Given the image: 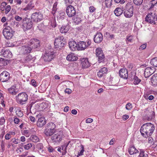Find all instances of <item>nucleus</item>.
Returning a JSON list of instances; mask_svg holds the SVG:
<instances>
[{
  "instance_id": "f257e3e1",
  "label": "nucleus",
  "mask_w": 157,
  "mask_h": 157,
  "mask_svg": "<svg viewBox=\"0 0 157 157\" xmlns=\"http://www.w3.org/2000/svg\"><path fill=\"white\" fill-rule=\"evenodd\" d=\"M155 128V126L153 124L150 123H147L143 124L142 126L140 132L143 136L147 138L152 135Z\"/></svg>"
},
{
  "instance_id": "f03ea898",
  "label": "nucleus",
  "mask_w": 157,
  "mask_h": 157,
  "mask_svg": "<svg viewBox=\"0 0 157 157\" xmlns=\"http://www.w3.org/2000/svg\"><path fill=\"white\" fill-rule=\"evenodd\" d=\"M16 99L17 103L23 105L27 102L28 99V96L26 93L22 92L16 96Z\"/></svg>"
},
{
  "instance_id": "7ed1b4c3",
  "label": "nucleus",
  "mask_w": 157,
  "mask_h": 157,
  "mask_svg": "<svg viewBox=\"0 0 157 157\" xmlns=\"http://www.w3.org/2000/svg\"><path fill=\"white\" fill-rule=\"evenodd\" d=\"M148 108L144 110L143 114V118L144 121L147 120L150 121L155 117V114L154 111H149Z\"/></svg>"
},
{
  "instance_id": "20e7f679",
  "label": "nucleus",
  "mask_w": 157,
  "mask_h": 157,
  "mask_svg": "<svg viewBox=\"0 0 157 157\" xmlns=\"http://www.w3.org/2000/svg\"><path fill=\"white\" fill-rule=\"evenodd\" d=\"M145 21L148 23L155 24L157 21V16L155 13L150 12L147 15Z\"/></svg>"
},
{
  "instance_id": "39448f33",
  "label": "nucleus",
  "mask_w": 157,
  "mask_h": 157,
  "mask_svg": "<svg viewBox=\"0 0 157 157\" xmlns=\"http://www.w3.org/2000/svg\"><path fill=\"white\" fill-rule=\"evenodd\" d=\"M133 6L131 4H127L124 12V16L126 17L130 18L133 16Z\"/></svg>"
},
{
  "instance_id": "423d86ee",
  "label": "nucleus",
  "mask_w": 157,
  "mask_h": 157,
  "mask_svg": "<svg viewBox=\"0 0 157 157\" xmlns=\"http://www.w3.org/2000/svg\"><path fill=\"white\" fill-rule=\"evenodd\" d=\"M63 36L59 37L55 39L54 42V45L56 48L59 49L62 48L64 46V41Z\"/></svg>"
},
{
  "instance_id": "0eeeda50",
  "label": "nucleus",
  "mask_w": 157,
  "mask_h": 157,
  "mask_svg": "<svg viewBox=\"0 0 157 157\" xmlns=\"http://www.w3.org/2000/svg\"><path fill=\"white\" fill-rule=\"evenodd\" d=\"M55 56L54 52L51 51V49H50L46 52L45 54L43 56V58L44 61L49 62L54 58Z\"/></svg>"
},
{
  "instance_id": "6e6552de",
  "label": "nucleus",
  "mask_w": 157,
  "mask_h": 157,
  "mask_svg": "<svg viewBox=\"0 0 157 157\" xmlns=\"http://www.w3.org/2000/svg\"><path fill=\"white\" fill-rule=\"evenodd\" d=\"M54 135L52 137V140L55 142L60 141L63 136V132L61 131L55 132Z\"/></svg>"
},
{
  "instance_id": "1a4fd4ad",
  "label": "nucleus",
  "mask_w": 157,
  "mask_h": 157,
  "mask_svg": "<svg viewBox=\"0 0 157 157\" xmlns=\"http://www.w3.org/2000/svg\"><path fill=\"white\" fill-rule=\"evenodd\" d=\"M12 29L9 26H6L3 30V34L5 37L7 39H10L13 36L11 33Z\"/></svg>"
},
{
  "instance_id": "9d476101",
  "label": "nucleus",
  "mask_w": 157,
  "mask_h": 157,
  "mask_svg": "<svg viewBox=\"0 0 157 157\" xmlns=\"http://www.w3.org/2000/svg\"><path fill=\"white\" fill-rule=\"evenodd\" d=\"M91 43L90 40H88L86 42L84 41H80L78 44V50H83L87 48L90 45Z\"/></svg>"
},
{
  "instance_id": "9b49d317",
  "label": "nucleus",
  "mask_w": 157,
  "mask_h": 157,
  "mask_svg": "<svg viewBox=\"0 0 157 157\" xmlns=\"http://www.w3.org/2000/svg\"><path fill=\"white\" fill-rule=\"evenodd\" d=\"M32 50V47L29 45L23 46L20 47L19 49V53L21 54L29 53Z\"/></svg>"
},
{
  "instance_id": "f8f14e48",
  "label": "nucleus",
  "mask_w": 157,
  "mask_h": 157,
  "mask_svg": "<svg viewBox=\"0 0 157 157\" xmlns=\"http://www.w3.org/2000/svg\"><path fill=\"white\" fill-rule=\"evenodd\" d=\"M32 19L35 22L40 21L42 19V15L40 12L33 13L31 16Z\"/></svg>"
},
{
  "instance_id": "ddd939ff",
  "label": "nucleus",
  "mask_w": 157,
  "mask_h": 157,
  "mask_svg": "<svg viewBox=\"0 0 157 157\" xmlns=\"http://www.w3.org/2000/svg\"><path fill=\"white\" fill-rule=\"evenodd\" d=\"M10 78V74L6 71H3L0 75V80L3 82H7L9 79Z\"/></svg>"
},
{
  "instance_id": "4468645a",
  "label": "nucleus",
  "mask_w": 157,
  "mask_h": 157,
  "mask_svg": "<svg viewBox=\"0 0 157 157\" xmlns=\"http://www.w3.org/2000/svg\"><path fill=\"white\" fill-rule=\"evenodd\" d=\"M22 62L27 66H29V65L33 63L34 60L32 56L30 55H29L24 57L22 59Z\"/></svg>"
},
{
  "instance_id": "2eb2a0df",
  "label": "nucleus",
  "mask_w": 157,
  "mask_h": 157,
  "mask_svg": "<svg viewBox=\"0 0 157 157\" xmlns=\"http://www.w3.org/2000/svg\"><path fill=\"white\" fill-rule=\"evenodd\" d=\"M155 71L154 67H148L146 68L144 72V75L145 78L149 77L152 74L154 73Z\"/></svg>"
},
{
  "instance_id": "dca6fc26",
  "label": "nucleus",
  "mask_w": 157,
  "mask_h": 157,
  "mask_svg": "<svg viewBox=\"0 0 157 157\" xmlns=\"http://www.w3.org/2000/svg\"><path fill=\"white\" fill-rule=\"evenodd\" d=\"M66 12L68 17H70L74 16L76 13V11L74 7L70 5L67 7L66 10Z\"/></svg>"
},
{
  "instance_id": "f3484780",
  "label": "nucleus",
  "mask_w": 157,
  "mask_h": 157,
  "mask_svg": "<svg viewBox=\"0 0 157 157\" xmlns=\"http://www.w3.org/2000/svg\"><path fill=\"white\" fill-rule=\"evenodd\" d=\"M1 55L7 58H10L12 56L11 52L6 48H4L2 49L1 52Z\"/></svg>"
},
{
  "instance_id": "a211bd4d",
  "label": "nucleus",
  "mask_w": 157,
  "mask_h": 157,
  "mask_svg": "<svg viewBox=\"0 0 157 157\" xmlns=\"http://www.w3.org/2000/svg\"><path fill=\"white\" fill-rule=\"evenodd\" d=\"M119 74L120 76L125 79L128 78V73L127 69L125 68H122L119 71Z\"/></svg>"
},
{
  "instance_id": "6ab92c4d",
  "label": "nucleus",
  "mask_w": 157,
  "mask_h": 157,
  "mask_svg": "<svg viewBox=\"0 0 157 157\" xmlns=\"http://www.w3.org/2000/svg\"><path fill=\"white\" fill-rule=\"evenodd\" d=\"M103 40L102 34L101 33H97L94 38L95 42L97 43H100Z\"/></svg>"
},
{
  "instance_id": "aec40b11",
  "label": "nucleus",
  "mask_w": 157,
  "mask_h": 157,
  "mask_svg": "<svg viewBox=\"0 0 157 157\" xmlns=\"http://www.w3.org/2000/svg\"><path fill=\"white\" fill-rule=\"evenodd\" d=\"M66 59L67 60L69 61H75L78 59V57L75 54L71 53L67 55Z\"/></svg>"
},
{
  "instance_id": "412c9836",
  "label": "nucleus",
  "mask_w": 157,
  "mask_h": 157,
  "mask_svg": "<svg viewBox=\"0 0 157 157\" xmlns=\"http://www.w3.org/2000/svg\"><path fill=\"white\" fill-rule=\"evenodd\" d=\"M69 47L71 50L72 51H75L76 49L78 50V44L74 41H70L69 42Z\"/></svg>"
},
{
  "instance_id": "4be33fe9",
  "label": "nucleus",
  "mask_w": 157,
  "mask_h": 157,
  "mask_svg": "<svg viewBox=\"0 0 157 157\" xmlns=\"http://www.w3.org/2000/svg\"><path fill=\"white\" fill-rule=\"evenodd\" d=\"M123 9L122 7H117L114 11V13L115 15L117 17L121 16L123 12Z\"/></svg>"
},
{
  "instance_id": "5701e85b",
  "label": "nucleus",
  "mask_w": 157,
  "mask_h": 157,
  "mask_svg": "<svg viewBox=\"0 0 157 157\" xmlns=\"http://www.w3.org/2000/svg\"><path fill=\"white\" fill-rule=\"evenodd\" d=\"M46 121L45 119L41 117L38 119L37 121V126L40 127H42L46 124Z\"/></svg>"
},
{
  "instance_id": "b1692460",
  "label": "nucleus",
  "mask_w": 157,
  "mask_h": 157,
  "mask_svg": "<svg viewBox=\"0 0 157 157\" xmlns=\"http://www.w3.org/2000/svg\"><path fill=\"white\" fill-rule=\"evenodd\" d=\"M32 22L30 21L26 23H24L23 25V28L26 31L31 29L32 26Z\"/></svg>"
},
{
  "instance_id": "393cba45",
  "label": "nucleus",
  "mask_w": 157,
  "mask_h": 157,
  "mask_svg": "<svg viewBox=\"0 0 157 157\" xmlns=\"http://www.w3.org/2000/svg\"><path fill=\"white\" fill-rule=\"evenodd\" d=\"M81 61L83 68H86L90 66V63L87 58H82Z\"/></svg>"
},
{
  "instance_id": "a878e982",
  "label": "nucleus",
  "mask_w": 157,
  "mask_h": 157,
  "mask_svg": "<svg viewBox=\"0 0 157 157\" xmlns=\"http://www.w3.org/2000/svg\"><path fill=\"white\" fill-rule=\"evenodd\" d=\"M108 71V70L105 67H103L98 72L97 75L99 77H101L103 75L107 73Z\"/></svg>"
},
{
  "instance_id": "bb28decb",
  "label": "nucleus",
  "mask_w": 157,
  "mask_h": 157,
  "mask_svg": "<svg viewBox=\"0 0 157 157\" xmlns=\"http://www.w3.org/2000/svg\"><path fill=\"white\" fill-rule=\"evenodd\" d=\"M55 131L46 128L44 131L45 135L47 136H50L54 134Z\"/></svg>"
},
{
  "instance_id": "cd10ccee",
  "label": "nucleus",
  "mask_w": 157,
  "mask_h": 157,
  "mask_svg": "<svg viewBox=\"0 0 157 157\" xmlns=\"http://www.w3.org/2000/svg\"><path fill=\"white\" fill-rule=\"evenodd\" d=\"M8 90L9 93L13 95H15L17 93V91L16 87L14 86H12L11 87L9 88Z\"/></svg>"
},
{
  "instance_id": "c85d7f7f",
  "label": "nucleus",
  "mask_w": 157,
  "mask_h": 157,
  "mask_svg": "<svg viewBox=\"0 0 157 157\" xmlns=\"http://www.w3.org/2000/svg\"><path fill=\"white\" fill-rule=\"evenodd\" d=\"M34 7V5L32 1H31L29 3L27 6L23 9V10L25 11L30 10L32 9Z\"/></svg>"
},
{
  "instance_id": "c756f323",
  "label": "nucleus",
  "mask_w": 157,
  "mask_h": 157,
  "mask_svg": "<svg viewBox=\"0 0 157 157\" xmlns=\"http://www.w3.org/2000/svg\"><path fill=\"white\" fill-rule=\"evenodd\" d=\"M151 82L154 86L157 85V74H154L151 78Z\"/></svg>"
},
{
  "instance_id": "7c9ffc66",
  "label": "nucleus",
  "mask_w": 157,
  "mask_h": 157,
  "mask_svg": "<svg viewBox=\"0 0 157 157\" xmlns=\"http://www.w3.org/2000/svg\"><path fill=\"white\" fill-rule=\"evenodd\" d=\"M128 151L130 154L131 155L138 152V151L135 148L134 146L130 147L128 149Z\"/></svg>"
},
{
  "instance_id": "2f4dec72",
  "label": "nucleus",
  "mask_w": 157,
  "mask_h": 157,
  "mask_svg": "<svg viewBox=\"0 0 157 157\" xmlns=\"http://www.w3.org/2000/svg\"><path fill=\"white\" fill-rule=\"evenodd\" d=\"M69 29V27L68 25L62 26V27L60 29V31L62 33H67Z\"/></svg>"
},
{
  "instance_id": "473e14b6",
  "label": "nucleus",
  "mask_w": 157,
  "mask_h": 157,
  "mask_svg": "<svg viewBox=\"0 0 157 157\" xmlns=\"http://www.w3.org/2000/svg\"><path fill=\"white\" fill-rule=\"evenodd\" d=\"M150 63L154 67H157V57L152 59L150 61Z\"/></svg>"
},
{
  "instance_id": "72a5a7b5",
  "label": "nucleus",
  "mask_w": 157,
  "mask_h": 157,
  "mask_svg": "<svg viewBox=\"0 0 157 157\" xmlns=\"http://www.w3.org/2000/svg\"><path fill=\"white\" fill-rule=\"evenodd\" d=\"M30 140L32 142L34 143H36L39 141V138L36 135H32L30 137Z\"/></svg>"
},
{
  "instance_id": "f704fd0d",
  "label": "nucleus",
  "mask_w": 157,
  "mask_h": 157,
  "mask_svg": "<svg viewBox=\"0 0 157 157\" xmlns=\"http://www.w3.org/2000/svg\"><path fill=\"white\" fill-rule=\"evenodd\" d=\"M97 57L98 58V61L99 63L103 61L105 57L103 52L101 53L100 55L99 54L98 56H97Z\"/></svg>"
},
{
  "instance_id": "c9c22d12",
  "label": "nucleus",
  "mask_w": 157,
  "mask_h": 157,
  "mask_svg": "<svg viewBox=\"0 0 157 157\" xmlns=\"http://www.w3.org/2000/svg\"><path fill=\"white\" fill-rule=\"evenodd\" d=\"M56 125L52 122H50L48 124L47 128L55 131Z\"/></svg>"
},
{
  "instance_id": "e433bc0d",
  "label": "nucleus",
  "mask_w": 157,
  "mask_h": 157,
  "mask_svg": "<svg viewBox=\"0 0 157 157\" xmlns=\"http://www.w3.org/2000/svg\"><path fill=\"white\" fill-rule=\"evenodd\" d=\"M15 112L16 115L19 117H21L24 115L23 111L19 109H17Z\"/></svg>"
},
{
  "instance_id": "4c0bfd02",
  "label": "nucleus",
  "mask_w": 157,
  "mask_h": 157,
  "mask_svg": "<svg viewBox=\"0 0 157 157\" xmlns=\"http://www.w3.org/2000/svg\"><path fill=\"white\" fill-rule=\"evenodd\" d=\"M133 37L132 36H127L126 38L127 44H128L129 42L132 43L133 40Z\"/></svg>"
},
{
  "instance_id": "58836bf2",
  "label": "nucleus",
  "mask_w": 157,
  "mask_h": 157,
  "mask_svg": "<svg viewBox=\"0 0 157 157\" xmlns=\"http://www.w3.org/2000/svg\"><path fill=\"white\" fill-rule=\"evenodd\" d=\"M57 4H58L57 2H56L54 3V4L53 5V7L52 13L53 15H54L55 13L56 12V11H57Z\"/></svg>"
},
{
  "instance_id": "ea45409f",
  "label": "nucleus",
  "mask_w": 157,
  "mask_h": 157,
  "mask_svg": "<svg viewBox=\"0 0 157 157\" xmlns=\"http://www.w3.org/2000/svg\"><path fill=\"white\" fill-rule=\"evenodd\" d=\"M73 20L74 22L77 24L80 23L81 21V18L78 16L74 17L73 18Z\"/></svg>"
},
{
  "instance_id": "a19ab883",
  "label": "nucleus",
  "mask_w": 157,
  "mask_h": 157,
  "mask_svg": "<svg viewBox=\"0 0 157 157\" xmlns=\"http://www.w3.org/2000/svg\"><path fill=\"white\" fill-rule=\"evenodd\" d=\"M133 80H134V84L135 85H138L141 82V80L138 78L136 76L134 77V78Z\"/></svg>"
},
{
  "instance_id": "79ce46f5",
  "label": "nucleus",
  "mask_w": 157,
  "mask_h": 157,
  "mask_svg": "<svg viewBox=\"0 0 157 157\" xmlns=\"http://www.w3.org/2000/svg\"><path fill=\"white\" fill-rule=\"evenodd\" d=\"M40 46V44L39 43V41L38 40H37L34 44L33 46H32V49L33 48H38Z\"/></svg>"
},
{
  "instance_id": "37998d69",
  "label": "nucleus",
  "mask_w": 157,
  "mask_h": 157,
  "mask_svg": "<svg viewBox=\"0 0 157 157\" xmlns=\"http://www.w3.org/2000/svg\"><path fill=\"white\" fill-rule=\"evenodd\" d=\"M7 65L5 60L2 58H0V66H3Z\"/></svg>"
},
{
  "instance_id": "c03bdc74",
  "label": "nucleus",
  "mask_w": 157,
  "mask_h": 157,
  "mask_svg": "<svg viewBox=\"0 0 157 157\" xmlns=\"http://www.w3.org/2000/svg\"><path fill=\"white\" fill-rule=\"evenodd\" d=\"M7 5V3L5 2H2L0 6V8L1 10L2 11H4V9L6 6Z\"/></svg>"
},
{
  "instance_id": "a18cd8bd",
  "label": "nucleus",
  "mask_w": 157,
  "mask_h": 157,
  "mask_svg": "<svg viewBox=\"0 0 157 157\" xmlns=\"http://www.w3.org/2000/svg\"><path fill=\"white\" fill-rule=\"evenodd\" d=\"M143 0H133L134 3L136 5H140L143 2Z\"/></svg>"
},
{
  "instance_id": "49530a36",
  "label": "nucleus",
  "mask_w": 157,
  "mask_h": 157,
  "mask_svg": "<svg viewBox=\"0 0 157 157\" xmlns=\"http://www.w3.org/2000/svg\"><path fill=\"white\" fill-rule=\"evenodd\" d=\"M103 52V51L101 48H97L96 50V56H98L99 54L100 55Z\"/></svg>"
},
{
  "instance_id": "de8ad7c7",
  "label": "nucleus",
  "mask_w": 157,
  "mask_h": 157,
  "mask_svg": "<svg viewBox=\"0 0 157 157\" xmlns=\"http://www.w3.org/2000/svg\"><path fill=\"white\" fill-rule=\"evenodd\" d=\"M126 109L128 110H130L132 108V105L131 103H128L126 105Z\"/></svg>"
},
{
  "instance_id": "09e8293b",
  "label": "nucleus",
  "mask_w": 157,
  "mask_h": 157,
  "mask_svg": "<svg viewBox=\"0 0 157 157\" xmlns=\"http://www.w3.org/2000/svg\"><path fill=\"white\" fill-rule=\"evenodd\" d=\"M32 147V145L31 144L29 143L26 145H25L24 146V147L25 149L28 150L29 149Z\"/></svg>"
},
{
  "instance_id": "8fccbe9b",
  "label": "nucleus",
  "mask_w": 157,
  "mask_h": 157,
  "mask_svg": "<svg viewBox=\"0 0 157 157\" xmlns=\"http://www.w3.org/2000/svg\"><path fill=\"white\" fill-rule=\"evenodd\" d=\"M37 40V39H33V40H30V41L29 42L28 45H29V46H30L31 47H32L31 45H33V44L34 45V43H35V42H36Z\"/></svg>"
},
{
  "instance_id": "3c124183",
  "label": "nucleus",
  "mask_w": 157,
  "mask_h": 157,
  "mask_svg": "<svg viewBox=\"0 0 157 157\" xmlns=\"http://www.w3.org/2000/svg\"><path fill=\"white\" fill-rule=\"evenodd\" d=\"M136 76V74L134 73H132L129 76V78H130V80H133L134 77Z\"/></svg>"
},
{
  "instance_id": "603ef678",
  "label": "nucleus",
  "mask_w": 157,
  "mask_h": 157,
  "mask_svg": "<svg viewBox=\"0 0 157 157\" xmlns=\"http://www.w3.org/2000/svg\"><path fill=\"white\" fill-rule=\"evenodd\" d=\"M43 144L41 143H38L37 144L36 146L37 148L39 149H42L43 148Z\"/></svg>"
},
{
  "instance_id": "864d4df0",
  "label": "nucleus",
  "mask_w": 157,
  "mask_h": 157,
  "mask_svg": "<svg viewBox=\"0 0 157 157\" xmlns=\"http://www.w3.org/2000/svg\"><path fill=\"white\" fill-rule=\"evenodd\" d=\"M157 3V0H152L151 2V8L153 7Z\"/></svg>"
},
{
  "instance_id": "5fc2aeb1",
  "label": "nucleus",
  "mask_w": 157,
  "mask_h": 157,
  "mask_svg": "<svg viewBox=\"0 0 157 157\" xmlns=\"http://www.w3.org/2000/svg\"><path fill=\"white\" fill-rule=\"evenodd\" d=\"M105 5H106V6L107 7H110L112 4L111 2L109 1H105Z\"/></svg>"
},
{
  "instance_id": "6e6d98bb",
  "label": "nucleus",
  "mask_w": 157,
  "mask_h": 157,
  "mask_svg": "<svg viewBox=\"0 0 157 157\" xmlns=\"http://www.w3.org/2000/svg\"><path fill=\"white\" fill-rule=\"evenodd\" d=\"M11 9V7L10 5L7 6L5 9L6 10V13H8L10 10Z\"/></svg>"
},
{
  "instance_id": "4d7b16f0",
  "label": "nucleus",
  "mask_w": 157,
  "mask_h": 157,
  "mask_svg": "<svg viewBox=\"0 0 157 157\" xmlns=\"http://www.w3.org/2000/svg\"><path fill=\"white\" fill-rule=\"evenodd\" d=\"M5 144L3 141L1 142V150L2 152H3L5 150Z\"/></svg>"
},
{
  "instance_id": "13d9d810",
  "label": "nucleus",
  "mask_w": 157,
  "mask_h": 157,
  "mask_svg": "<svg viewBox=\"0 0 157 157\" xmlns=\"http://www.w3.org/2000/svg\"><path fill=\"white\" fill-rule=\"evenodd\" d=\"M147 46L146 44H144L141 45L139 48L140 50H143L145 49Z\"/></svg>"
},
{
  "instance_id": "bf43d9fd",
  "label": "nucleus",
  "mask_w": 157,
  "mask_h": 157,
  "mask_svg": "<svg viewBox=\"0 0 157 157\" xmlns=\"http://www.w3.org/2000/svg\"><path fill=\"white\" fill-rule=\"evenodd\" d=\"M114 1L116 3H120L121 4H123L125 2L124 0H114Z\"/></svg>"
},
{
  "instance_id": "052dcab7",
  "label": "nucleus",
  "mask_w": 157,
  "mask_h": 157,
  "mask_svg": "<svg viewBox=\"0 0 157 157\" xmlns=\"http://www.w3.org/2000/svg\"><path fill=\"white\" fill-rule=\"evenodd\" d=\"M144 98L145 99H147L148 98L149 100H151L153 99L154 97L153 96L150 95L148 97V98L147 96H144Z\"/></svg>"
},
{
  "instance_id": "680f3d73",
  "label": "nucleus",
  "mask_w": 157,
  "mask_h": 157,
  "mask_svg": "<svg viewBox=\"0 0 157 157\" xmlns=\"http://www.w3.org/2000/svg\"><path fill=\"white\" fill-rule=\"evenodd\" d=\"M5 122V119L3 117H2L0 119V124H3Z\"/></svg>"
},
{
  "instance_id": "e2e57ef3",
  "label": "nucleus",
  "mask_w": 157,
  "mask_h": 157,
  "mask_svg": "<svg viewBox=\"0 0 157 157\" xmlns=\"http://www.w3.org/2000/svg\"><path fill=\"white\" fill-rule=\"evenodd\" d=\"M14 119L13 120L14 122L16 124H18L19 122V120L16 117H14Z\"/></svg>"
},
{
  "instance_id": "0e129e2a",
  "label": "nucleus",
  "mask_w": 157,
  "mask_h": 157,
  "mask_svg": "<svg viewBox=\"0 0 157 157\" xmlns=\"http://www.w3.org/2000/svg\"><path fill=\"white\" fill-rule=\"evenodd\" d=\"M14 19L17 21H20L22 19L21 17L17 15H16L15 16Z\"/></svg>"
},
{
  "instance_id": "69168bd1",
  "label": "nucleus",
  "mask_w": 157,
  "mask_h": 157,
  "mask_svg": "<svg viewBox=\"0 0 157 157\" xmlns=\"http://www.w3.org/2000/svg\"><path fill=\"white\" fill-rule=\"evenodd\" d=\"M95 9L93 6H91L89 7V10L90 12L93 13L95 10Z\"/></svg>"
},
{
  "instance_id": "338daca9",
  "label": "nucleus",
  "mask_w": 157,
  "mask_h": 157,
  "mask_svg": "<svg viewBox=\"0 0 157 157\" xmlns=\"http://www.w3.org/2000/svg\"><path fill=\"white\" fill-rule=\"evenodd\" d=\"M32 84L34 87H36L37 86L36 82L35 80L33 79H32L31 80Z\"/></svg>"
},
{
  "instance_id": "774afa93",
  "label": "nucleus",
  "mask_w": 157,
  "mask_h": 157,
  "mask_svg": "<svg viewBox=\"0 0 157 157\" xmlns=\"http://www.w3.org/2000/svg\"><path fill=\"white\" fill-rule=\"evenodd\" d=\"M93 121L92 119L90 118H88L86 120V122L87 123H91Z\"/></svg>"
}]
</instances>
